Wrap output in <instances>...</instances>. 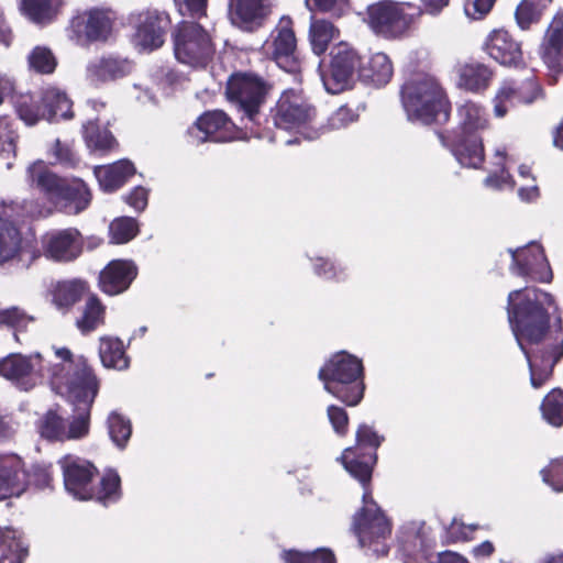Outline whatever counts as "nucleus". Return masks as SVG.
I'll use <instances>...</instances> for the list:
<instances>
[{"mask_svg": "<svg viewBox=\"0 0 563 563\" xmlns=\"http://www.w3.org/2000/svg\"><path fill=\"white\" fill-rule=\"evenodd\" d=\"M51 153L55 161L66 166H75L78 159L71 148L67 144H62L59 140H56Z\"/></svg>", "mask_w": 563, "mask_h": 563, "instance_id": "0e129e2a", "label": "nucleus"}, {"mask_svg": "<svg viewBox=\"0 0 563 563\" xmlns=\"http://www.w3.org/2000/svg\"><path fill=\"white\" fill-rule=\"evenodd\" d=\"M184 77L169 68H162L154 75V80L157 88L162 90L164 95H169L172 90L178 86Z\"/></svg>", "mask_w": 563, "mask_h": 563, "instance_id": "4d7b16f0", "label": "nucleus"}, {"mask_svg": "<svg viewBox=\"0 0 563 563\" xmlns=\"http://www.w3.org/2000/svg\"><path fill=\"white\" fill-rule=\"evenodd\" d=\"M234 128L223 111H208L187 130L188 142L196 145L208 141L228 142L234 137Z\"/></svg>", "mask_w": 563, "mask_h": 563, "instance_id": "a211bd4d", "label": "nucleus"}, {"mask_svg": "<svg viewBox=\"0 0 563 563\" xmlns=\"http://www.w3.org/2000/svg\"><path fill=\"white\" fill-rule=\"evenodd\" d=\"M271 85L253 73H239L230 77L227 96L238 111L250 122H256Z\"/></svg>", "mask_w": 563, "mask_h": 563, "instance_id": "ddd939ff", "label": "nucleus"}, {"mask_svg": "<svg viewBox=\"0 0 563 563\" xmlns=\"http://www.w3.org/2000/svg\"><path fill=\"white\" fill-rule=\"evenodd\" d=\"M394 67L389 56L383 52H376L364 62L361 59L358 79L374 86L386 85L393 76Z\"/></svg>", "mask_w": 563, "mask_h": 563, "instance_id": "cd10ccee", "label": "nucleus"}, {"mask_svg": "<svg viewBox=\"0 0 563 563\" xmlns=\"http://www.w3.org/2000/svg\"><path fill=\"white\" fill-rule=\"evenodd\" d=\"M125 201L136 211H142L147 206V190L144 187H135L126 196Z\"/></svg>", "mask_w": 563, "mask_h": 563, "instance_id": "338daca9", "label": "nucleus"}, {"mask_svg": "<svg viewBox=\"0 0 563 563\" xmlns=\"http://www.w3.org/2000/svg\"><path fill=\"white\" fill-rule=\"evenodd\" d=\"M137 232V222L129 217L114 219L109 225L110 242L113 244L128 243L136 236Z\"/></svg>", "mask_w": 563, "mask_h": 563, "instance_id": "de8ad7c7", "label": "nucleus"}, {"mask_svg": "<svg viewBox=\"0 0 563 563\" xmlns=\"http://www.w3.org/2000/svg\"><path fill=\"white\" fill-rule=\"evenodd\" d=\"M51 388L70 402L77 415L66 422V440L85 438L89 432L90 408L99 391V380L87 360L60 350L51 364Z\"/></svg>", "mask_w": 563, "mask_h": 563, "instance_id": "f03ea898", "label": "nucleus"}, {"mask_svg": "<svg viewBox=\"0 0 563 563\" xmlns=\"http://www.w3.org/2000/svg\"><path fill=\"white\" fill-rule=\"evenodd\" d=\"M486 53L501 65H518L522 59L520 44L505 30L493 31L485 42Z\"/></svg>", "mask_w": 563, "mask_h": 563, "instance_id": "a878e982", "label": "nucleus"}, {"mask_svg": "<svg viewBox=\"0 0 563 563\" xmlns=\"http://www.w3.org/2000/svg\"><path fill=\"white\" fill-rule=\"evenodd\" d=\"M353 450L347 448L339 460L344 468L356 478L364 487L372 476L376 456L371 455L366 460L352 457ZM363 506L353 517V531L358 544L368 555L383 556L388 552V540L391 534V522L372 498L367 488L363 493Z\"/></svg>", "mask_w": 563, "mask_h": 563, "instance_id": "7ed1b4c3", "label": "nucleus"}, {"mask_svg": "<svg viewBox=\"0 0 563 563\" xmlns=\"http://www.w3.org/2000/svg\"><path fill=\"white\" fill-rule=\"evenodd\" d=\"M356 119L357 114L352 109L341 107L330 115L328 120V128L330 130L343 129L356 121Z\"/></svg>", "mask_w": 563, "mask_h": 563, "instance_id": "13d9d810", "label": "nucleus"}, {"mask_svg": "<svg viewBox=\"0 0 563 563\" xmlns=\"http://www.w3.org/2000/svg\"><path fill=\"white\" fill-rule=\"evenodd\" d=\"M324 389L346 404L356 406L364 395L363 363L345 351L333 354L320 368Z\"/></svg>", "mask_w": 563, "mask_h": 563, "instance_id": "423d86ee", "label": "nucleus"}, {"mask_svg": "<svg viewBox=\"0 0 563 563\" xmlns=\"http://www.w3.org/2000/svg\"><path fill=\"white\" fill-rule=\"evenodd\" d=\"M133 63L121 56L107 55L90 59L85 69V80L92 87L118 80L130 75Z\"/></svg>", "mask_w": 563, "mask_h": 563, "instance_id": "5701e85b", "label": "nucleus"}, {"mask_svg": "<svg viewBox=\"0 0 563 563\" xmlns=\"http://www.w3.org/2000/svg\"><path fill=\"white\" fill-rule=\"evenodd\" d=\"M285 563H334V554L329 549H318L312 552L287 550L282 554Z\"/></svg>", "mask_w": 563, "mask_h": 563, "instance_id": "8fccbe9b", "label": "nucleus"}, {"mask_svg": "<svg viewBox=\"0 0 563 563\" xmlns=\"http://www.w3.org/2000/svg\"><path fill=\"white\" fill-rule=\"evenodd\" d=\"M543 418L552 426L563 424V391L553 389L543 399L541 405Z\"/></svg>", "mask_w": 563, "mask_h": 563, "instance_id": "49530a36", "label": "nucleus"}, {"mask_svg": "<svg viewBox=\"0 0 563 563\" xmlns=\"http://www.w3.org/2000/svg\"><path fill=\"white\" fill-rule=\"evenodd\" d=\"M316 115V108L301 91L289 89L283 92L277 102L274 122L279 129L294 131L307 140H314L319 136V131L312 129Z\"/></svg>", "mask_w": 563, "mask_h": 563, "instance_id": "9d476101", "label": "nucleus"}, {"mask_svg": "<svg viewBox=\"0 0 563 563\" xmlns=\"http://www.w3.org/2000/svg\"><path fill=\"white\" fill-rule=\"evenodd\" d=\"M18 134L12 129L7 118L0 117V157L7 159L5 167L10 169L13 165V158L16 152Z\"/></svg>", "mask_w": 563, "mask_h": 563, "instance_id": "09e8293b", "label": "nucleus"}, {"mask_svg": "<svg viewBox=\"0 0 563 563\" xmlns=\"http://www.w3.org/2000/svg\"><path fill=\"white\" fill-rule=\"evenodd\" d=\"M84 137L87 146L92 151H109L115 145V140L107 130H100L97 122L88 120L84 124Z\"/></svg>", "mask_w": 563, "mask_h": 563, "instance_id": "c03bdc74", "label": "nucleus"}, {"mask_svg": "<svg viewBox=\"0 0 563 563\" xmlns=\"http://www.w3.org/2000/svg\"><path fill=\"white\" fill-rule=\"evenodd\" d=\"M99 356L104 367L125 369L129 367V358L125 355L123 342L113 336H102L99 345Z\"/></svg>", "mask_w": 563, "mask_h": 563, "instance_id": "f704fd0d", "label": "nucleus"}, {"mask_svg": "<svg viewBox=\"0 0 563 563\" xmlns=\"http://www.w3.org/2000/svg\"><path fill=\"white\" fill-rule=\"evenodd\" d=\"M338 30L327 20H313L310 24L309 37L312 51L317 55L323 54L329 43L336 36Z\"/></svg>", "mask_w": 563, "mask_h": 563, "instance_id": "37998d69", "label": "nucleus"}, {"mask_svg": "<svg viewBox=\"0 0 563 563\" xmlns=\"http://www.w3.org/2000/svg\"><path fill=\"white\" fill-rule=\"evenodd\" d=\"M399 543L401 551L409 558H415L417 554L421 553L426 545L423 525L411 522L404 526L400 531Z\"/></svg>", "mask_w": 563, "mask_h": 563, "instance_id": "a19ab883", "label": "nucleus"}, {"mask_svg": "<svg viewBox=\"0 0 563 563\" xmlns=\"http://www.w3.org/2000/svg\"><path fill=\"white\" fill-rule=\"evenodd\" d=\"M107 424L112 442L119 449H124L132 434L130 420L118 411H112L108 416Z\"/></svg>", "mask_w": 563, "mask_h": 563, "instance_id": "a18cd8bd", "label": "nucleus"}, {"mask_svg": "<svg viewBox=\"0 0 563 563\" xmlns=\"http://www.w3.org/2000/svg\"><path fill=\"white\" fill-rule=\"evenodd\" d=\"M272 11V0H229V20L242 31L258 30L265 24Z\"/></svg>", "mask_w": 563, "mask_h": 563, "instance_id": "4be33fe9", "label": "nucleus"}, {"mask_svg": "<svg viewBox=\"0 0 563 563\" xmlns=\"http://www.w3.org/2000/svg\"><path fill=\"white\" fill-rule=\"evenodd\" d=\"M136 274L137 269L133 262L113 260L100 272V289L110 296L119 295L130 287Z\"/></svg>", "mask_w": 563, "mask_h": 563, "instance_id": "393cba45", "label": "nucleus"}, {"mask_svg": "<svg viewBox=\"0 0 563 563\" xmlns=\"http://www.w3.org/2000/svg\"><path fill=\"white\" fill-rule=\"evenodd\" d=\"M104 314L106 307L97 296L91 295L86 300L81 316L76 320V325L81 333H89L103 324Z\"/></svg>", "mask_w": 563, "mask_h": 563, "instance_id": "ea45409f", "label": "nucleus"}, {"mask_svg": "<svg viewBox=\"0 0 563 563\" xmlns=\"http://www.w3.org/2000/svg\"><path fill=\"white\" fill-rule=\"evenodd\" d=\"M543 10L532 5L531 2L522 0L516 10V21L521 30H527L532 23H536Z\"/></svg>", "mask_w": 563, "mask_h": 563, "instance_id": "6e6d98bb", "label": "nucleus"}, {"mask_svg": "<svg viewBox=\"0 0 563 563\" xmlns=\"http://www.w3.org/2000/svg\"><path fill=\"white\" fill-rule=\"evenodd\" d=\"M38 429L41 435L49 441H66V421L56 412L48 411Z\"/></svg>", "mask_w": 563, "mask_h": 563, "instance_id": "3c124183", "label": "nucleus"}, {"mask_svg": "<svg viewBox=\"0 0 563 563\" xmlns=\"http://www.w3.org/2000/svg\"><path fill=\"white\" fill-rule=\"evenodd\" d=\"M361 57L357 52L346 43H340L332 51L330 67L321 75L325 90L335 95L350 88L358 78Z\"/></svg>", "mask_w": 563, "mask_h": 563, "instance_id": "2eb2a0df", "label": "nucleus"}, {"mask_svg": "<svg viewBox=\"0 0 563 563\" xmlns=\"http://www.w3.org/2000/svg\"><path fill=\"white\" fill-rule=\"evenodd\" d=\"M307 256L317 277L335 283H342L349 278V269L344 263L325 256L309 254Z\"/></svg>", "mask_w": 563, "mask_h": 563, "instance_id": "c9c22d12", "label": "nucleus"}, {"mask_svg": "<svg viewBox=\"0 0 563 563\" xmlns=\"http://www.w3.org/2000/svg\"><path fill=\"white\" fill-rule=\"evenodd\" d=\"M495 0H465L464 12L472 20L483 19L493 8Z\"/></svg>", "mask_w": 563, "mask_h": 563, "instance_id": "bf43d9fd", "label": "nucleus"}, {"mask_svg": "<svg viewBox=\"0 0 563 563\" xmlns=\"http://www.w3.org/2000/svg\"><path fill=\"white\" fill-rule=\"evenodd\" d=\"M42 211L31 202L8 203L0 198V265L20 257L27 242L14 221L23 217H35Z\"/></svg>", "mask_w": 563, "mask_h": 563, "instance_id": "9b49d317", "label": "nucleus"}, {"mask_svg": "<svg viewBox=\"0 0 563 563\" xmlns=\"http://www.w3.org/2000/svg\"><path fill=\"white\" fill-rule=\"evenodd\" d=\"M93 174L100 188L106 192H112L135 174V167L130 161L121 159L110 165L96 166Z\"/></svg>", "mask_w": 563, "mask_h": 563, "instance_id": "7c9ffc66", "label": "nucleus"}, {"mask_svg": "<svg viewBox=\"0 0 563 563\" xmlns=\"http://www.w3.org/2000/svg\"><path fill=\"white\" fill-rule=\"evenodd\" d=\"M214 43L211 32L198 22L184 21L174 32L177 60L192 68H203L212 59Z\"/></svg>", "mask_w": 563, "mask_h": 563, "instance_id": "1a4fd4ad", "label": "nucleus"}, {"mask_svg": "<svg viewBox=\"0 0 563 563\" xmlns=\"http://www.w3.org/2000/svg\"><path fill=\"white\" fill-rule=\"evenodd\" d=\"M49 483L51 475L46 468L35 467L32 474H26L18 455H0V500L20 496L29 484L42 488Z\"/></svg>", "mask_w": 563, "mask_h": 563, "instance_id": "4468645a", "label": "nucleus"}, {"mask_svg": "<svg viewBox=\"0 0 563 563\" xmlns=\"http://www.w3.org/2000/svg\"><path fill=\"white\" fill-rule=\"evenodd\" d=\"M85 291L86 284L81 280L59 282L53 290V303L58 310L67 311L80 300Z\"/></svg>", "mask_w": 563, "mask_h": 563, "instance_id": "e433bc0d", "label": "nucleus"}, {"mask_svg": "<svg viewBox=\"0 0 563 563\" xmlns=\"http://www.w3.org/2000/svg\"><path fill=\"white\" fill-rule=\"evenodd\" d=\"M477 528V525L466 526L462 521L454 519L449 527V533L455 540H468L472 532Z\"/></svg>", "mask_w": 563, "mask_h": 563, "instance_id": "774afa93", "label": "nucleus"}, {"mask_svg": "<svg viewBox=\"0 0 563 563\" xmlns=\"http://www.w3.org/2000/svg\"><path fill=\"white\" fill-rule=\"evenodd\" d=\"M457 134L462 135L482 136V132L489 126L485 108L473 101H466L457 108Z\"/></svg>", "mask_w": 563, "mask_h": 563, "instance_id": "c756f323", "label": "nucleus"}, {"mask_svg": "<svg viewBox=\"0 0 563 563\" xmlns=\"http://www.w3.org/2000/svg\"><path fill=\"white\" fill-rule=\"evenodd\" d=\"M60 350L69 351L66 347H54L49 358L40 353H11L0 360V376L24 391L43 384L45 379L51 384L49 367Z\"/></svg>", "mask_w": 563, "mask_h": 563, "instance_id": "0eeeda50", "label": "nucleus"}, {"mask_svg": "<svg viewBox=\"0 0 563 563\" xmlns=\"http://www.w3.org/2000/svg\"><path fill=\"white\" fill-rule=\"evenodd\" d=\"M296 36L292 30V21L289 16H283L271 33V40L266 42L267 52L271 51L275 63L286 71H295L298 67L295 56Z\"/></svg>", "mask_w": 563, "mask_h": 563, "instance_id": "412c9836", "label": "nucleus"}, {"mask_svg": "<svg viewBox=\"0 0 563 563\" xmlns=\"http://www.w3.org/2000/svg\"><path fill=\"white\" fill-rule=\"evenodd\" d=\"M63 4V0H19L18 8L27 21L45 26L56 20Z\"/></svg>", "mask_w": 563, "mask_h": 563, "instance_id": "bb28decb", "label": "nucleus"}, {"mask_svg": "<svg viewBox=\"0 0 563 563\" xmlns=\"http://www.w3.org/2000/svg\"><path fill=\"white\" fill-rule=\"evenodd\" d=\"M19 118L29 126L35 125L40 120H47V111L41 98L32 95H21L14 100Z\"/></svg>", "mask_w": 563, "mask_h": 563, "instance_id": "58836bf2", "label": "nucleus"}, {"mask_svg": "<svg viewBox=\"0 0 563 563\" xmlns=\"http://www.w3.org/2000/svg\"><path fill=\"white\" fill-rule=\"evenodd\" d=\"M510 157L507 147L504 145L497 146L494 151L493 165L495 169L489 173L485 178L484 184L487 188L494 190L514 189L517 183L506 169Z\"/></svg>", "mask_w": 563, "mask_h": 563, "instance_id": "72a5a7b5", "label": "nucleus"}, {"mask_svg": "<svg viewBox=\"0 0 563 563\" xmlns=\"http://www.w3.org/2000/svg\"><path fill=\"white\" fill-rule=\"evenodd\" d=\"M543 483L554 492H563V459L552 460L540 471Z\"/></svg>", "mask_w": 563, "mask_h": 563, "instance_id": "5fc2aeb1", "label": "nucleus"}, {"mask_svg": "<svg viewBox=\"0 0 563 563\" xmlns=\"http://www.w3.org/2000/svg\"><path fill=\"white\" fill-rule=\"evenodd\" d=\"M42 250L46 258L55 262H71L82 251L80 233L76 229H65L46 233L42 239Z\"/></svg>", "mask_w": 563, "mask_h": 563, "instance_id": "b1692460", "label": "nucleus"}, {"mask_svg": "<svg viewBox=\"0 0 563 563\" xmlns=\"http://www.w3.org/2000/svg\"><path fill=\"white\" fill-rule=\"evenodd\" d=\"M62 468L65 490L75 499L91 500L92 485L98 477V468L90 461L65 455L58 461Z\"/></svg>", "mask_w": 563, "mask_h": 563, "instance_id": "f3484780", "label": "nucleus"}, {"mask_svg": "<svg viewBox=\"0 0 563 563\" xmlns=\"http://www.w3.org/2000/svg\"><path fill=\"white\" fill-rule=\"evenodd\" d=\"M115 12L107 7H93L76 14L67 29L70 41L80 46L104 43L113 34Z\"/></svg>", "mask_w": 563, "mask_h": 563, "instance_id": "f8f14e48", "label": "nucleus"}, {"mask_svg": "<svg viewBox=\"0 0 563 563\" xmlns=\"http://www.w3.org/2000/svg\"><path fill=\"white\" fill-rule=\"evenodd\" d=\"M519 88L520 100L523 103L530 104L543 98L542 87L533 79L523 82Z\"/></svg>", "mask_w": 563, "mask_h": 563, "instance_id": "e2e57ef3", "label": "nucleus"}, {"mask_svg": "<svg viewBox=\"0 0 563 563\" xmlns=\"http://www.w3.org/2000/svg\"><path fill=\"white\" fill-rule=\"evenodd\" d=\"M26 181L59 205L66 213L77 214L90 205L91 192L81 179L68 181L59 178L43 161H36L27 167Z\"/></svg>", "mask_w": 563, "mask_h": 563, "instance_id": "39448f33", "label": "nucleus"}, {"mask_svg": "<svg viewBox=\"0 0 563 563\" xmlns=\"http://www.w3.org/2000/svg\"><path fill=\"white\" fill-rule=\"evenodd\" d=\"M457 86L471 92H482L490 84L493 73L484 64L472 62L456 67Z\"/></svg>", "mask_w": 563, "mask_h": 563, "instance_id": "2f4dec72", "label": "nucleus"}, {"mask_svg": "<svg viewBox=\"0 0 563 563\" xmlns=\"http://www.w3.org/2000/svg\"><path fill=\"white\" fill-rule=\"evenodd\" d=\"M550 294L526 287L509 292L507 313L512 333L525 353L533 388H540L551 376L553 366L563 356V340H556L551 352L530 355L525 342L537 343L548 329L549 318L545 305H552Z\"/></svg>", "mask_w": 563, "mask_h": 563, "instance_id": "f257e3e1", "label": "nucleus"}, {"mask_svg": "<svg viewBox=\"0 0 563 563\" xmlns=\"http://www.w3.org/2000/svg\"><path fill=\"white\" fill-rule=\"evenodd\" d=\"M519 102L521 100L518 86L511 80H505L493 99L494 115L499 119L504 118Z\"/></svg>", "mask_w": 563, "mask_h": 563, "instance_id": "79ce46f5", "label": "nucleus"}, {"mask_svg": "<svg viewBox=\"0 0 563 563\" xmlns=\"http://www.w3.org/2000/svg\"><path fill=\"white\" fill-rule=\"evenodd\" d=\"M327 413L334 432L339 435H344L347 431L349 423L346 411L338 406H329Z\"/></svg>", "mask_w": 563, "mask_h": 563, "instance_id": "052dcab7", "label": "nucleus"}, {"mask_svg": "<svg viewBox=\"0 0 563 563\" xmlns=\"http://www.w3.org/2000/svg\"><path fill=\"white\" fill-rule=\"evenodd\" d=\"M29 66L40 74H52L57 62L52 51L45 46H36L27 56Z\"/></svg>", "mask_w": 563, "mask_h": 563, "instance_id": "603ef678", "label": "nucleus"}, {"mask_svg": "<svg viewBox=\"0 0 563 563\" xmlns=\"http://www.w3.org/2000/svg\"><path fill=\"white\" fill-rule=\"evenodd\" d=\"M412 9L409 2L382 0L366 8L363 21L376 36L399 40L408 34L413 23Z\"/></svg>", "mask_w": 563, "mask_h": 563, "instance_id": "6e6552de", "label": "nucleus"}, {"mask_svg": "<svg viewBox=\"0 0 563 563\" xmlns=\"http://www.w3.org/2000/svg\"><path fill=\"white\" fill-rule=\"evenodd\" d=\"M42 101L47 111V121L69 119L73 117L71 101L60 89L54 87L47 88L43 92Z\"/></svg>", "mask_w": 563, "mask_h": 563, "instance_id": "4c0bfd02", "label": "nucleus"}, {"mask_svg": "<svg viewBox=\"0 0 563 563\" xmlns=\"http://www.w3.org/2000/svg\"><path fill=\"white\" fill-rule=\"evenodd\" d=\"M452 154L460 165L478 168L484 162V145L482 136L456 134L451 144Z\"/></svg>", "mask_w": 563, "mask_h": 563, "instance_id": "c85d7f7f", "label": "nucleus"}, {"mask_svg": "<svg viewBox=\"0 0 563 563\" xmlns=\"http://www.w3.org/2000/svg\"><path fill=\"white\" fill-rule=\"evenodd\" d=\"M512 258L510 271L512 274L527 277L531 280L549 283L552 271L545 258L542 247L537 243H529L523 247L509 250Z\"/></svg>", "mask_w": 563, "mask_h": 563, "instance_id": "aec40b11", "label": "nucleus"}, {"mask_svg": "<svg viewBox=\"0 0 563 563\" xmlns=\"http://www.w3.org/2000/svg\"><path fill=\"white\" fill-rule=\"evenodd\" d=\"M540 196L539 187L536 179L529 183H518V197L523 202H533Z\"/></svg>", "mask_w": 563, "mask_h": 563, "instance_id": "69168bd1", "label": "nucleus"}, {"mask_svg": "<svg viewBox=\"0 0 563 563\" xmlns=\"http://www.w3.org/2000/svg\"><path fill=\"white\" fill-rule=\"evenodd\" d=\"M135 33L133 43L140 52H152L164 43V35L169 25L166 12L154 8L132 12L129 16Z\"/></svg>", "mask_w": 563, "mask_h": 563, "instance_id": "dca6fc26", "label": "nucleus"}, {"mask_svg": "<svg viewBox=\"0 0 563 563\" xmlns=\"http://www.w3.org/2000/svg\"><path fill=\"white\" fill-rule=\"evenodd\" d=\"M356 440L360 445H367L377 449L383 442L380 437L371 426L361 424L356 431Z\"/></svg>", "mask_w": 563, "mask_h": 563, "instance_id": "680f3d73", "label": "nucleus"}, {"mask_svg": "<svg viewBox=\"0 0 563 563\" xmlns=\"http://www.w3.org/2000/svg\"><path fill=\"white\" fill-rule=\"evenodd\" d=\"M401 104L407 119L421 124L446 121L451 109L446 91L428 74H418L405 81Z\"/></svg>", "mask_w": 563, "mask_h": 563, "instance_id": "20e7f679", "label": "nucleus"}, {"mask_svg": "<svg viewBox=\"0 0 563 563\" xmlns=\"http://www.w3.org/2000/svg\"><path fill=\"white\" fill-rule=\"evenodd\" d=\"M91 500H96L104 506L120 500L122 496L121 478L115 470H104L101 476L95 479L92 485Z\"/></svg>", "mask_w": 563, "mask_h": 563, "instance_id": "473e14b6", "label": "nucleus"}, {"mask_svg": "<svg viewBox=\"0 0 563 563\" xmlns=\"http://www.w3.org/2000/svg\"><path fill=\"white\" fill-rule=\"evenodd\" d=\"M538 53L549 71L550 82L556 84L563 74V11L553 16L544 32Z\"/></svg>", "mask_w": 563, "mask_h": 563, "instance_id": "6ab92c4d", "label": "nucleus"}, {"mask_svg": "<svg viewBox=\"0 0 563 563\" xmlns=\"http://www.w3.org/2000/svg\"><path fill=\"white\" fill-rule=\"evenodd\" d=\"M35 318L27 314L24 310L18 307L8 309H0V325H8L18 331L26 330L30 323H33Z\"/></svg>", "mask_w": 563, "mask_h": 563, "instance_id": "864d4df0", "label": "nucleus"}]
</instances>
